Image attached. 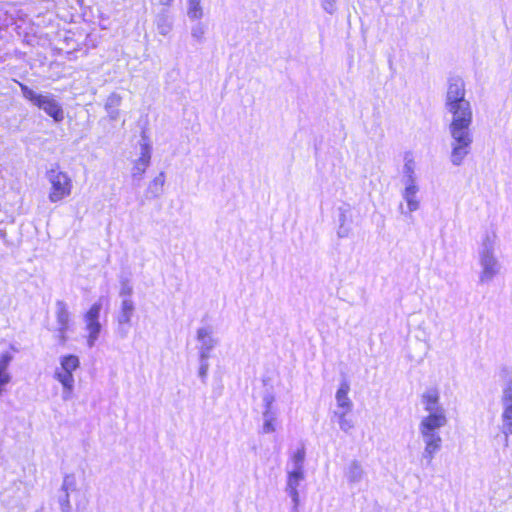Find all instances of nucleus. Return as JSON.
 I'll return each instance as SVG.
<instances>
[{"mask_svg": "<svg viewBox=\"0 0 512 512\" xmlns=\"http://www.w3.org/2000/svg\"><path fill=\"white\" fill-rule=\"evenodd\" d=\"M348 413L334 412V416L338 419L339 428L345 433H349L354 428V421L348 417Z\"/></svg>", "mask_w": 512, "mask_h": 512, "instance_id": "obj_23", "label": "nucleus"}, {"mask_svg": "<svg viewBox=\"0 0 512 512\" xmlns=\"http://www.w3.org/2000/svg\"><path fill=\"white\" fill-rule=\"evenodd\" d=\"M421 403L427 413L421 418L418 425V431L424 444L421 461L430 465L442 448L443 440L439 430L446 426L448 419L446 410L440 403L437 389H427L421 396Z\"/></svg>", "mask_w": 512, "mask_h": 512, "instance_id": "obj_1", "label": "nucleus"}, {"mask_svg": "<svg viewBox=\"0 0 512 512\" xmlns=\"http://www.w3.org/2000/svg\"><path fill=\"white\" fill-rule=\"evenodd\" d=\"M20 88L25 99L43 110L55 122H61L64 119V110L54 95L50 93H37L23 84H20Z\"/></svg>", "mask_w": 512, "mask_h": 512, "instance_id": "obj_6", "label": "nucleus"}, {"mask_svg": "<svg viewBox=\"0 0 512 512\" xmlns=\"http://www.w3.org/2000/svg\"><path fill=\"white\" fill-rule=\"evenodd\" d=\"M101 310L102 301L100 299L95 302L83 316L86 344L89 348L95 346L102 330V325L99 320Z\"/></svg>", "mask_w": 512, "mask_h": 512, "instance_id": "obj_8", "label": "nucleus"}, {"mask_svg": "<svg viewBox=\"0 0 512 512\" xmlns=\"http://www.w3.org/2000/svg\"><path fill=\"white\" fill-rule=\"evenodd\" d=\"M304 462H305V449L299 448L293 453L290 463L288 465V468L296 469V470H304Z\"/></svg>", "mask_w": 512, "mask_h": 512, "instance_id": "obj_24", "label": "nucleus"}, {"mask_svg": "<svg viewBox=\"0 0 512 512\" xmlns=\"http://www.w3.org/2000/svg\"><path fill=\"white\" fill-rule=\"evenodd\" d=\"M60 366L54 371V379L62 386V400L69 401L72 399L75 378L73 372L80 366V360L75 355H64L59 358Z\"/></svg>", "mask_w": 512, "mask_h": 512, "instance_id": "obj_5", "label": "nucleus"}, {"mask_svg": "<svg viewBox=\"0 0 512 512\" xmlns=\"http://www.w3.org/2000/svg\"><path fill=\"white\" fill-rule=\"evenodd\" d=\"M55 313L58 324V332L60 334L61 340L64 342L66 340L65 333L69 328L70 322V312L68 311L67 304L64 301H57Z\"/></svg>", "mask_w": 512, "mask_h": 512, "instance_id": "obj_17", "label": "nucleus"}, {"mask_svg": "<svg viewBox=\"0 0 512 512\" xmlns=\"http://www.w3.org/2000/svg\"><path fill=\"white\" fill-rule=\"evenodd\" d=\"M498 242V235L494 229L486 230L481 236L477 251L480 285L491 284L502 273L503 266L496 254Z\"/></svg>", "mask_w": 512, "mask_h": 512, "instance_id": "obj_2", "label": "nucleus"}, {"mask_svg": "<svg viewBox=\"0 0 512 512\" xmlns=\"http://www.w3.org/2000/svg\"><path fill=\"white\" fill-rule=\"evenodd\" d=\"M366 476L362 464L357 460H352L344 468V478L350 487H355L361 483Z\"/></svg>", "mask_w": 512, "mask_h": 512, "instance_id": "obj_16", "label": "nucleus"}, {"mask_svg": "<svg viewBox=\"0 0 512 512\" xmlns=\"http://www.w3.org/2000/svg\"><path fill=\"white\" fill-rule=\"evenodd\" d=\"M419 192L420 188L403 187L401 196L406 203V210L404 211L402 205H400L402 214H412L413 212H416L420 209L421 199L419 197Z\"/></svg>", "mask_w": 512, "mask_h": 512, "instance_id": "obj_14", "label": "nucleus"}, {"mask_svg": "<svg viewBox=\"0 0 512 512\" xmlns=\"http://www.w3.org/2000/svg\"><path fill=\"white\" fill-rule=\"evenodd\" d=\"M175 0H159V3L163 6L170 7Z\"/></svg>", "mask_w": 512, "mask_h": 512, "instance_id": "obj_35", "label": "nucleus"}, {"mask_svg": "<svg viewBox=\"0 0 512 512\" xmlns=\"http://www.w3.org/2000/svg\"><path fill=\"white\" fill-rule=\"evenodd\" d=\"M151 161V146L147 142L141 143L140 156L134 162L132 177L141 179Z\"/></svg>", "mask_w": 512, "mask_h": 512, "instance_id": "obj_15", "label": "nucleus"}, {"mask_svg": "<svg viewBox=\"0 0 512 512\" xmlns=\"http://www.w3.org/2000/svg\"><path fill=\"white\" fill-rule=\"evenodd\" d=\"M77 489V480L73 474L66 475L63 479L62 490L64 493L70 494Z\"/></svg>", "mask_w": 512, "mask_h": 512, "instance_id": "obj_25", "label": "nucleus"}, {"mask_svg": "<svg viewBox=\"0 0 512 512\" xmlns=\"http://www.w3.org/2000/svg\"><path fill=\"white\" fill-rule=\"evenodd\" d=\"M350 390L349 384L344 381L340 384L336 395L337 410L335 412H351L353 403L348 396Z\"/></svg>", "mask_w": 512, "mask_h": 512, "instance_id": "obj_18", "label": "nucleus"}, {"mask_svg": "<svg viewBox=\"0 0 512 512\" xmlns=\"http://www.w3.org/2000/svg\"><path fill=\"white\" fill-rule=\"evenodd\" d=\"M50 183L48 199L51 203H57L69 197L72 193V179L68 173L59 169H51L47 173Z\"/></svg>", "mask_w": 512, "mask_h": 512, "instance_id": "obj_7", "label": "nucleus"}, {"mask_svg": "<svg viewBox=\"0 0 512 512\" xmlns=\"http://www.w3.org/2000/svg\"><path fill=\"white\" fill-rule=\"evenodd\" d=\"M133 294V285L129 279H122L120 282L119 296L121 299L131 298Z\"/></svg>", "mask_w": 512, "mask_h": 512, "instance_id": "obj_26", "label": "nucleus"}, {"mask_svg": "<svg viewBox=\"0 0 512 512\" xmlns=\"http://www.w3.org/2000/svg\"><path fill=\"white\" fill-rule=\"evenodd\" d=\"M59 504H60L62 512H70L71 505H70L69 494L64 493V495L62 497H60V499H59Z\"/></svg>", "mask_w": 512, "mask_h": 512, "instance_id": "obj_33", "label": "nucleus"}, {"mask_svg": "<svg viewBox=\"0 0 512 512\" xmlns=\"http://www.w3.org/2000/svg\"><path fill=\"white\" fill-rule=\"evenodd\" d=\"M186 15L191 21L201 20L205 15L202 0H186Z\"/></svg>", "mask_w": 512, "mask_h": 512, "instance_id": "obj_20", "label": "nucleus"}, {"mask_svg": "<svg viewBox=\"0 0 512 512\" xmlns=\"http://www.w3.org/2000/svg\"><path fill=\"white\" fill-rule=\"evenodd\" d=\"M348 233H349V230H348L347 227H345L344 220H341V224H340V227H339L338 232H337L338 236L340 238H345V237L348 236Z\"/></svg>", "mask_w": 512, "mask_h": 512, "instance_id": "obj_34", "label": "nucleus"}, {"mask_svg": "<svg viewBox=\"0 0 512 512\" xmlns=\"http://www.w3.org/2000/svg\"><path fill=\"white\" fill-rule=\"evenodd\" d=\"M156 26L159 34L166 36L172 31L173 23L167 14L162 13L157 16Z\"/></svg>", "mask_w": 512, "mask_h": 512, "instance_id": "obj_22", "label": "nucleus"}, {"mask_svg": "<svg viewBox=\"0 0 512 512\" xmlns=\"http://www.w3.org/2000/svg\"><path fill=\"white\" fill-rule=\"evenodd\" d=\"M444 108L450 115L449 124L472 125L473 109L471 102L466 98V86L461 77L448 79Z\"/></svg>", "mask_w": 512, "mask_h": 512, "instance_id": "obj_3", "label": "nucleus"}, {"mask_svg": "<svg viewBox=\"0 0 512 512\" xmlns=\"http://www.w3.org/2000/svg\"><path fill=\"white\" fill-rule=\"evenodd\" d=\"M305 478L304 470H296L289 469L287 470V483H286V492L291 497L293 502V510L296 512L297 507L299 505L300 497L298 492V487Z\"/></svg>", "mask_w": 512, "mask_h": 512, "instance_id": "obj_12", "label": "nucleus"}, {"mask_svg": "<svg viewBox=\"0 0 512 512\" xmlns=\"http://www.w3.org/2000/svg\"><path fill=\"white\" fill-rule=\"evenodd\" d=\"M122 103V96L116 92L111 93L104 104V109L110 121H116L120 118L119 107Z\"/></svg>", "mask_w": 512, "mask_h": 512, "instance_id": "obj_19", "label": "nucleus"}, {"mask_svg": "<svg viewBox=\"0 0 512 512\" xmlns=\"http://www.w3.org/2000/svg\"><path fill=\"white\" fill-rule=\"evenodd\" d=\"M416 170H417V167H416V163H415L414 159L412 157L406 156L404 165L402 168V175L417 173Z\"/></svg>", "mask_w": 512, "mask_h": 512, "instance_id": "obj_28", "label": "nucleus"}, {"mask_svg": "<svg viewBox=\"0 0 512 512\" xmlns=\"http://www.w3.org/2000/svg\"><path fill=\"white\" fill-rule=\"evenodd\" d=\"M275 397L271 393H267L263 397L264 411L262 413L263 425L262 433L271 434L277 430L278 411L274 406Z\"/></svg>", "mask_w": 512, "mask_h": 512, "instance_id": "obj_11", "label": "nucleus"}, {"mask_svg": "<svg viewBox=\"0 0 512 512\" xmlns=\"http://www.w3.org/2000/svg\"><path fill=\"white\" fill-rule=\"evenodd\" d=\"M12 358V355L8 352H5L0 356V371L3 372L4 374H9L7 372V368L10 362L12 361Z\"/></svg>", "mask_w": 512, "mask_h": 512, "instance_id": "obj_30", "label": "nucleus"}, {"mask_svg": "<svg viewBox=\"0 0 512 512\" xmlns=\"http://www.w3.org/2000/svg\"><path fill=\"white\" fill-rule=\"evenodd\" d=\"M209 359L210 358H199V362H200V367H199V376L202 378V379H205L207 374H208V370H209Z\"/></svg>", "mask_w": 512, "mask_h": 512, "instance_id": "obj_31", "label": "nucleus"}, {"mask_svg": "<svg viewBox=\"0 0 512 512\" xmlns=\"http://www.w3.org/2000/svg\"><path fill=\"white\" fill-rule=\"evenodd\" d=\"M135 311V304L132 298H124L121 300L120 311L117 317L118 320V333L122 338L128 334V327Z\"/></svg>", "mask_w": 512, "mask_h": 512, "instance_id": "obj_13", "label": "nucleus"}, {"mask_svg": "<svg viewBox=\"0 0 512 512\" xmlns=\"http://www.w3.org/2000/svg\"><path fill=\"white\" fill-rule=\"evenodd\" d=\"M501 426L504 435V445L508 446L509 437L512 435V381L505 383L501 394Z\"/></svg>", "mask_w": 512, "mask_h": 512, "instance_id": "obj_9", "label": "nucleus"}, {"mask_svg": "<svg viewBox=\"0 0 512 512\" xmlns=\"http://www.w3.org/2000/svg\"><path fill=\"white\" fill-rule=\"evenodd\" d=\"M194 22L195 23L190 27V37L194 43L202 44L206 40L208 25L201 20Z\"/></svg>", "mask_w": 512, "mask_h": 512, "instance_id": "obj_21", "label": "nucleus"}, {"mask_svg": "<svg viewBox=\"0 0 512 512\" xmlns=\"http://www.w3.org/2000/svg\"><path fill=\"white\" fill-rule=\"evenodd\" d=\"M196 340L199 358H210L212 351L219 345V338L215 336L210 326L198 328Z\"/></svg>", "mask_w": 512, "mask_h": 512, "instance_id": "obj_10", "label": "nucleus"}, {"mask_svg": "<svg viewBox=\"0 0 512 512\" xmlns=\"http://www.w3.org/2000/svg\"><path fill=\"white\" fill-rule=\"evenodd\" d=\"M401 182L403 187L420 188L417 173L402 175Z\"/></svg>", "mask_w": 512, "mask_h": 512, "instance_id": "obj_27", "label": "nucleus"}, {"mask_svg": "<svg viewBox=\"0 0 512 512\" xmlns=\"http://www.w3.org/2000/svg\"><path fill=\"white\" fill-rule=\"evenodd\" d=\"M472 125L449 124L448 133L450 136V162L454 166L463 164L465 158L470 154L473 143Z\"/></svg>", "mask_w": 512, "mask_h": 512, "instance_id": "obj_4", "label": "nucleus"}, {"mask_svg": "<svg viewBox=\"0 0 512 512\" xmlns=\"http://www.w3.org/2000/svg\"><path fill=\"white\" fill-rule=\"evenodd\" d=\"M337 2L338 0H321V7L326 13L333 15L337 11Z\"/></svg>", "mask_w": 512, "mask_h": 512, "instance_id": "obj_29", "label": "nucleus"}, {"mask_svg": "<svg viewBox=\"0 0 512 512\" xmlns=\"http://www.w3.org/2000/svg\"><path fill=\"white\" fill-rule=\"evenodd\" d=\"M164 182H165V177H164V173H160L157 177L154 178V180L151 182L150 184V188L153 189L155 188L156 191L158 192L164 185Z\"/></svg>", "mask_w": 512, "mask_h": 512, "instance_id": "obj_32", "label": "nucleus"}]
</instances>
